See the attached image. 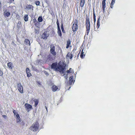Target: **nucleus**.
<instances>
[{"label": "nucleus", "instance_id": "obj_49", "mask_svg": "<svg viewBox=\"0 0 135 135\" xmlns=\"http://www.w3.org/2000/svg\"><path fill=\"white\" fill-rule=\"evenodd\" d=\"M61 52H62V50H61Z\"/></svg>", "mask_w": 135, "mask_h": 135}, {"label": "nucleus", "instance_id": "obj_18", "mask_svg": "<svg viewBox=\"0 0 135 135\" xmlns=\"http://www.w3.org/2000/svg\"><path fill=\"white\" fill-rule=\"evenodd\" d=\"M52 91L53 92H55L58 89L57 86L56 85H53L51 87Z\"/></svg>", "mask_w": 135, "mask_h": 135}, {"label": "nucleus", "instance_id": "obj_13", "mask_svg": "<svg viewBox=\"0 0 135 135\" xmlns=\"http://www.w3.org/2000/svg\"><path fill=\"white\" fill-rule=\"evenodd\" d=\"M33 7L32 5L29 4L26 6L25 9L27 10H31L32 11L33 10Z\"/></svg>", "mask_w": 135, "mask_h": 135}, {"label": "nucleus", "instance_id": "obj_12", "mask_svg": "<svg viewBox=\"0 0 135 135\" xmlns=\"http://www.w3.org/2000/svg\"><path fill=\"white\" fill-rule=\"evenodd\" d=\"M102 11L103 13L105 12V9L106 7L105 1L106 0H102Z\"/></svg>", "mask_w": 135, "mask_h": 135}, {"label": "nucleus", "instance_id": "obj_6", "mask_svg": "<svg viewBox=\"0 0 135 135\" xmlns=\"http://www.w3.org/2000/svg\"><path fill=\"white\" fill-rule=\"evenodd\" d=\"M53 60V57L51 55L49 54L46 57L45 61L46 63H48L52 61Z\"/></svg>", "mask_w": 135, "mask_h": 135}, {"label": "nucleus", "instance_id": "obj_46", "mask_svg": "<svg viewBox=\"0 0 135 135\" xmlns=\"http://www.w3.org/2000/svg\"><path fill=\"white\" fill-rule=\"evenodd\" d=\"M71 88V86H70V87H69V89H70V88Z\"/></svg>", "mask_w": 135, "mask_h": 135}, {"label": "nucleus", "instance_id": "obj_9", "mask_svg": "<svg viewBox=\"0 0 135 135\" xmlns=\"http://www.w3.org/2000/svg\"><path fill=\"white\" fill-rule=\"evenodd\" d=\"M25 107L27 112H29L32 109V105L28 103H25Z\"/></svg>", "mask_w": 135, "mask_h": 135}, {"label": "nucleus", "instance_id": "obj_28", "mask_svg": "<svg viewBox=\"0 0 135 135\" xmlns=\"http://www.w3.org/2000/svg\"><path fill=\"white\" fill-rule=\"evenodd\" d=\"M34 25L37 28H40V23L38 22L34 23Z\"/></svg>", "mask_w": 135, "mask_h": 135}, {"label": "nucleus", "instance_id": "obj_19", "mask_svg": "<svg viewBox=\"0 0 135 135\" xmlns=\"http://www.w3.org/2000/svg\"><path fill=\"white\" fill-rule=\"evenodd\" d=\"M85 3V0H80V6L83 8L84 6Z\"/></svg>", "mask_w": 135, "mask_h": 135}, {"label": "nucleus", "instance_id": "obj_11", "mask_svg": "<svg viewBox=\"0 0 135 135\" xmlns=\"http://www.w3.org/2000/svg\"><path fill=\"white\" fill-rule=\"evenodd\" d=\"M48 32L46 31L45 32L41 35V37L43 39L46 40L49 36V33H48Z\"/></svg>", "mask_w": 135, "mask_h": 135}, {"label": "nucleus", "instance_id": "obj_34", "mask_svg": "<svg viewBox=\"0 0 135 135\" xmlns=\"http://www.w3.org/2000/svg\"><path fill=\"white\" fill-rule=\"evenodd\" d=\"M26 73H29L30 72V71L29 69L28 68H27L26 69Z\"/></svg>", "mask_w": 135, "mask_h": 135}, {"label": "nucleus", "instance_id": "obj_14", "mask_svg": "<svg viewBox=\"0 0 135 135\" xmlns=\"http://www.w3.org/2000/svg\"><path fill=\"white\" fill-rule=\"evenodd\" d=\"M10 15V13L7 11V10L3 12V15L5 17H8Z\"/></svg>", "mask_w": 135, "mask_h": 135}, {"label": "nucleus", "instance_id": "obj_44", "mask_svg": "<svg viewBox=\"0 0 135 135\" xmlns=\"http://www.w3.org/2000/svg\"><path fill=\"white\" fill-rule=\"evenodd\" d=\"M93 19H94V22H95V21H96V18H93Z\"/></svg>", "mask_w": 135, "mask_h": 135}, {"label": "nucleus", "instance_id": "obj_10", "mask_svg": "<svg viewBox=\"0 0 135 135\" xmlns=\"http://www.w3.org/2000/svg\"><path fill=\"white\" fill-rule=\"evenodd\" d=\"M17 88L20 93H23V88L22 85L21 83H19L17 84Z\"/></svg>", "mask_w": 135, "mask_h": 135}, {"label": "nucleus", "instance_id": "obj_40", "mask_svg": "<svg viewBox=\"0 0 135 135\" xmlns=\"http://www.w3.org/2000/svg\"><path fill=\"white\" fill-rule=\"evenodd\" d=\"M3 75V72L1 69H0V75L1 76Z\"/></svg>", "mask_w": 135, "mask_h": 135}, {"label": "nucleus", "instance_id": "obj_39", "mask_svg": "<svg viewBox=\"0 0 135 135\" xmlns=\"http://www.w3.org/2000/svg\"><path fill=\"white\" fill-rule=\"evenodd\" d=\"M12 44L13 45L15 46H16V44L13 41L12 42Z\"/></svg>", "mask_w": 135, "mask_h": 135}, {"label": "nucleus", "instance_id": "obj_25", "mask_svg": "<svg viewBox=\"0 0 135 135\" xmlns=\"http://www.w3.org/2000/svg\"><path fill=\"white\" fill-rule=\"evenodd\" d=\"M115 0H112L110 4V7L111 8H113V5L115 3Z\"/></svg>", "mask_w": 135, "mask_h": 135}, {"label": "nucleus", "instance_id": "obj_23", "mask_svg": "<svg viewBox=\"0 0 135 135\" xmlns=\"http://www.w3.org/2000/svg\"><path fill=\"white\" fill-rule=\"evenodd\" d=\"M17 120L16 122L17 123H18L20 121L21 119L19 114H17L16 115Z\"/></svg>", "mask_w": 135, "mask_h": 135}, {"label": "nucleus", "instance_id": "obj_30", "mask_svg": "<svg viewBox=\"0 0 135 135\" xmlns=\"http://www.w3.org/2000/svg\"><path fill=\"white\" fill-rule=\"evenodd\" d=\"M57 33L59 36L61 37L62 35L61 30L57 31Z\"/></svg>", "mask_w": 135, "mask_h": 135}, {"label": "nucleus", "instance_id": "obj_37", "mask_svg": "<svg viewBox=\"0 0 135 135\" xmlns=\"http://www.w3.org/2000/svg\"><path fill=\"white\" fill-rule=\"evenodd\" d=\"M14 1V0H8V2L9 3H11Z\"/></svg>", "mask_w": 135, "mask_h": 135}, {"label": "nucleus", "instance_id": "obj_26", "mask_svg": "<svg viewBox=\"0 0 135 135\" xmlns=\"http://www.w3.org/2000/svg\"><path fill=\"white\" fill-rule=\"evenodd\" d=\"M39 28H35V33L37 34H38L39 33Z\"/></svg>", "mask_w": 135, "mask_h": 135}, {"label": "nucleus", "instance_id": "obj_27", "mask_svg": "<svg viewBox=\"0 0 135 135\" xmlns=\"http://www.w3.org/2000/svg\"><path fill=\"white\" fill-rule=\"evenodd\" d=\"M24 18L25 21H27L28 20V16L27 15H25L24 17Z\"/></svg>", "mask_w": 135, "mask_h": 135}, {"label": "nucleus", "instance_id": "obj_45", "mask_svg": "<svg viewBox=\"0 0 135 135\" xmlns=\"http://www.w3.org/2000/svg\"><path fill=\"white\" fill-rule=\"evenodd\" d=\"M45 108H46L47 111V107H46V106H45Z\"/></svg>", "mask_w": 135, "mask_h": 135}, {"label": "nucleus", "instance_id": "obj_47", "mask_svg": "<svg viewBox=\"0 0 135 135\" xmlns=\"http://www.w3.org/2000/svg\"><path fill=\"white\" fill-rule=\"evenodd\" d=\"M79 53L78 54V56H79Z\"/></svg>", "mask_w": 135, "mask_h": 135}, {"label": "nucleus", "instance_id": "obj_43", "mask_svg": "<svg viewBox=\"0 0 135 135\" xmlns=\"http://www.w3.org/2000/svg\"><path fill=\"white\" fill-rule=\"evenodd\" d=\"M1 40H2V42H3V44H4L5 43V42H4V39L3 38H2L1 39Z\"/></svg>", "mask_w": 135, "mask_h": 135}, {"label": "nucleus", "instance_id": "obj_17", "mask_svg": "<svg viewBox=\"0 0 135 135\" xmlns=\"http://www.w3.org/2000/svg\"><path fill=\"white\" fill-rule=\"evenodd\" d=\"M7 66L8 68L10 69H12L13 67V63L10 62L7 63Z\"/></svg>", "mask_w": 135, "mask_h": 135}, {"label": "nucleus", "instance_id": "obj_5", "mask_svg": "<svg viewBox=\"0 0 135 135\" xmlns=\"http://www.w3.org/2000/svg\"><path fill=\"white\" fill-rule=\"evenodd\" d=\"M55 46L54 45H51L50 46V53L53 56H55L56 54V52H55Z\"/></svg>", "mask_w": 135, "mask_h": 135}, {"label": "nucleus", "instance_id": "obj_33", "mask_svg": "<svg viewBox=\"0 0 135 135\" xmlns=\"http://www.w3.org/2000/svg\"><path fill=\"white\" fill-rule=\"evenodd\" d=\"M35 3L36 5L38 6L40 4V2L39 1H37L35 2Z\"/></svg>", "mask_w": 135, "mask_h": 135}, {"label": "nucleus", "instance_id": "obj_29", "mask_svg": "<svg viewBox=\"0 0 135 135\" xmlns=\"http://www.w3.org/2000/svg\"><path fill=\"white\" fill-rule=\"evenodd\" d=\"M43 19L41 16H39L38 18V22H41L42 21Z\"/></svg>", "mask_w": 135, "mask_h": 135}, {"label": "nucleus", "instance_id": "obj_21", "mask_svg": "<svg viewBox=\"0 0 135 135\" xmlns=\"http://www.w3.org/2000/svg\"><path fill=\"white\" fill-rule=\"evenodd\" d=\"M83 49L81 51V54L80 55V57L81 59H83L85 56V55L84 54V52H83Z\"/></svg>", "mask_w": 135, "mask_h": 135}, {"label": "nucleus", "instance_id": "obj_7", "mask_svg": "<svg viewBox=\"0 0 135 135\" xmlns=\"http://www.w3.org/2000/svg\"><path fill=\"white\" fill-rule=\"evenodd\" d=\"M75 50H76L75 49H74L71 53L69 52H68L66 56L67 57H68L70 59H71L73 57V55L74 54Z\"/></svg>", "mask_w": 135, "mask_h": 135}, {"label": "nucleus", "instance_id": "obj_3", "mask_svg": "<svg viewBox=\"0 0 135 135\" xmlns=\"http://www.w3.org/2000/svg\"><path fill=\"white\" fill-rule=\"evenodd\" d=\"M39 127V125L37 121H36L30 127V129L33 132H36L38 130Z\"/></svg>", "mask_w": 135, "mask_h": 135}, {"label": "nucleus", "instance_id": "obj_8", "mask_svg": "<svg viewBox=\"0 0 135 135\" xmlns=\"http://www.w3.org/2000/svg\"><path fill=\"white\" fill-rule=\"evenodd\" d=\"M73 81V76H71L69 78V82H68L66 84V87H69L72 84Z\"/></svg>", "mask_w": 135, "mask_h": 135}, {"label": "nucleus", "instance_id": "obj_15", "mask_svg": "<svg viewBox=\"0 0 135 135\" xmlns=\"http://www.w3.org/2000/svg\"><path fill=\"white\" fill-rule=\"evenodd\" d=\"M100 17H99L98 18L97 20V26L96 27L97 29V31H98V29L99 28L100 26Z\"/></svg>", "mask_w": 135, "mask_h": 135}, {"label": "nucleus", "instance_id": "obj_16", "mask_svg": "<svg viewBox=\"0 0 135 135\" xmlns=\"http://www.w3.org/2000/svg\"><path fill=\"white\" fill-rule=\"evenodd\" d=\"M71 42L70 40L68 39L67 42L66 48L68 49L69 47H71Z\"/></svg>", "mask_w": 135, "mask_h": 135}, {"label": "nucleus", "instance_id": "obj_35", "mask_svg": "<svg viewBox=\"0 0 135 135\" xmlns=\"http://www.w3.org/2000/svg\"><path fill=\"white\" fill-rule=\"evenodd\" d=\"M93 18H96V16L95 15V13L94 10V8L93 9Z\"/></svg>", "mask_w": 135, "mask_h": 135}, {"label": "nucleus", "instance_id": "obj_1", "mask_svg": "<svg viewBox=\"0 0 135 135\" xmlns=\"http://www.w3.org/2000/svg\"><path fill=\"white\" fill-rule=\"evenodd\" d=\"M66 66V65L65 64L62 65L59 64L57 65V63L55 62L52 64L51 67V69H54L55 71L63 74L65 70Z\"/></svg>", "mask_w": 135, "mask_h": 135}, {"label": "nucleus", "instance_id": "obj_50", "mask_svg": "<svg viewBox=\"0 0 135 135\" xmlns=\"http://www.w3.org/2000/svg\"><path fill=\"white\" fill-rule=\"evenodd\" d=\"M38 84H40V83H38Z\"/></svg>", "mask_w": 135, "mask_h": 135}, {"label": "nucleus", "instance_id": "obj_20", "mask_svg": "<svg viewBox=\"0 0 135 135\" xmlns=\"http://www.w3.org/2000/svg\"><path fill=\"white\" fill-rule=\"evenodd\" d=\"M61 28L62 33H65V32L63 24L62 22H61Z\"/></svg>", "mask_w": 135, "mask_h": 135}, {"label": "nucleus", "instance_id": "obj_31", "mask_svg": "<svg viewBox=\"0 0 135 135\" xmlns=\"http://www.w3.org/2000/svg\"><path fill=\"white\" fill-rule=\"evenodd\" d=\"M67 72L68 73H72V69L70 68L69 70H67Z\"/></svg>", "mask_w": 135, "mask_h": 135}, {"label": "nucleus", "instance_id": "obj_38", "mask_svg": "<svg viewBox=\"0 0 135 135\" xmlns=\"http://www.w3.org/2000/svg\"><path fill=\"white\" fill-rule=\"evenodd\" d=\"M33 22L34 23H35L37 22V21L36 19V18H34L33 19Z\"/></svg>", "mask_w": 135, "mask_h": 135}, {"label": "nucleus", "instance_id": "obj_48", "mask_svg": "<svg viewBox=\"0 0 135 135\" xmlns=\"http://www.w3.org/2000/svg\"><path fill=\"white\" fill-rule=\"evenodd\" d=\"M4 117H6V115H4L3 116Z\"/></svg>", "mask_w": 135, "mask_h": 135}, {"label": "nucleus", "instance_id": "obj_36", "mask_svg": "<svg viewBox=\"0 0 135 135\" xmlns=\"http://www.w3.org/2000/svg\"><path fill=\"white\" fill-rule=\"evenodd\" d=\"M27 76L28 77H30L31 75V74L30 73V72H29V73H27Z\"/></svg>", "mask_w": 135, "mask_h": 135}, {"label": "nucleus", "instance_id": "obj_41", "mask_svg": "<svg viewBox=\"0 0 135 135\" xmlns=\"http://www.w3.org/2000/svg\"><path fill=\"white\" fill-rule=\"evenodd\" d=\"M56 23L57 26L59 25V24L58 21V19H57V22H56Z\"/></svg>", "mask_w": 135, "mask_h": 135}, {"label": "nucleus", "instance_id": "obj_4", "mask_svg": "<svg viewBox=\"0 0 135 135\" xmlns=\"http://www.w3.org/2000/svg\"><path fill=\"white\" fill-rule=\"evenodd\" d=\"M78 20L77 19H75L72 26V31L74 32H76L78 30Z\"/></svg>", "mask_w": 135, "mask_h": 135}, {"label": "nucleus", "instance_id": "obj_2", "mask_svg": "<svg viewBox=\"0 0 135 135\" xmlns=\"http://www.w3.org/2000/svg\"><path fill=\"white\" fill-rule=\"evenodd\" d=\"M85 25L86 28V33L88 35L90 30V23L89 17L86 16L85 18Z\"/></svg>", "mask_w": 135, "mask_h": 135}, {"label": "nucleus", "instance_id": "obj_32", "mask_svg": "<svg viewBox=\"0 0 135 135\" xmlns=\"http://www.w3.org/2000/svg\"><path fill=\"white\" fill-rule=\"evenodd\" d=\"M13 113L14 114V115H16H16H17V114H18V113L15 110L13 109Z\"/></svg>", "mask_w": 135, "mask_h": 135}, {"label": "nucleus", "instance_id": "obj_24", "mask_svg": "<svg viewBox=\"0 0 135 135\" xmlns=\"http://www.w3.org/2000/svg\"><path fill=\"white\" fill-rule=\"evenodd\" d=\"M25 42L26 45H29V46L30 45V40L27 39H26L25 40Z\"/></svg>", "mask_w": 135, "mask_h": 135}, {"label": "nucleus", "instance_id": "obj_42", "mask_svg": "<svg viewBox=\"0 0 135 135\" xmlns=\"http://www.w3.org/2000/svg\"><path fill=\"white\" fill-rule=\"evenodd\" d=\"M57 30H60V28L59 25L57 26Z\"/></svg>", "mask_w": 135, "mask_h": 135}, {"label": "nucleus", "instance_id": "obj_22", "mask_svg": "<svg viewBox=\"0 0 135 135\" xmlns=\"http://www.w3.org/2000/svg\"><path fill=\"white\" fill-rule=\"evenodd\" d=\"M33 101L35 103L34 106L35 107H36L38 104V103L39 102L38 100V99H35L33 100Z\"/></svg>", "mask_w": 135, "mask_h": 135}]
</instances>
